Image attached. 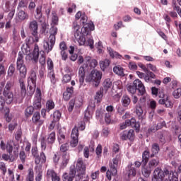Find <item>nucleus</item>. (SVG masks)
Returning a JSON list of instances; mask_svg holds the SVG:
<instances>
[{
  "mask_svg": "<svg viewBox=\"0 0 181 181\" xmlns=\"http://www.w3.org/2000/svg\"><path fill=\"white\" fill-rule=\"evenodd\" d=\"M177 121L181 124V104L179 105L177 109Z\"/></svg>",
  "mask_w": 181,
  "mask_h": 181,
  "instance_id": "774afa93",
  "label": "nucleus"
},
{
  "mask_svg": "<svg viewBox=\"0 0 181 181\" xmlns=\"http://www.w3.org/2000/svg\"><path fill=\"white\" fill-rule=\"evenodd\" d=\"M86 65L83 64L82 66H80L78 70V77H79V83L80 86H83V83H84V78H86Z\"/></svg>",
  "mask_w": 181,
  "mask_h": 181,
  "instance_id": "aec40b11",
  "label": "nucleus"
},
{
  "mask_svg": "<svg viewBox=\"0 0 181 181\" xmlns=\"http://www.w3.org/2000/svg\"><path fill=\"white\" fill-rule=\"evenodd\" d=\"M121 160V154H117L115 158L112 159V162L110 163L109 168L106 172V177L107 180L111 181L112 176H115L117 173V168H118V163Z\"/></svg>",
  "mask_w": 181,
  "mask_h": 181,
  "instance_id": "0eeeda50",
  "label": "nucleus"
},
{
  "mask_svg": "<svg viewBox=\"0 0 181 181\" xmlns=\"http://www.w3.org/2000/svg\"><path fill=\"white\" fill-rule=\"evenodd\" d=\"M12 87H13V83L8 81L6 84L3 93H11V89L12 88Z\"/></svg>",
  "mask_w": 181,
  "mask_h": 181,
  "instance_id": "37998d69",
  "label": "nucleus"
},
{
  "mask_svg": "<svg viewBox=\"0 0 181 181\" xmlns=\"http://www.w3.org/2000/svg\"><path fill=\"white\" fill-rule=\"evenodd\" d=\"M142 158H143V163H144V165H146L148 159H149V151H145L143 153L142 155Z\"/></svg>",
  "mask_w": 181,
  "mask_h": 181,
  "instance_id": "09e8293b",
  "label": "nucleus"
},
{
  "mask_svg": "<svg viewBox=\"0 0 181 181\" xmlns=\"http://www.w3.org/2000/svg\"><path fill=\"white\" fill-rule=\"evenodd\" d=\"M94 108H95V106L93 105H88L86 110L85 111V116H84V120L85 121H88V119H90V118H91V117H93V112H91V111H93V110H94Z\"/></svg>",
  "mask_w": 181,
  "mask_h": 181,
  "instance_id": "b1692460",
  "label": "nucleus"
},
{
  "mask_svg": "<svg viewBox=\"0 0 181 181\" xmlns=\"http://www.w3.org/2000/svg\"><path fill=\"white\" fill-rule=\"evenodd\" d=\"M57 27L52 25L49 29V37L44 39L43 47L47 53L53 50V47L56 43V35H57Z\"/></svg>",
  "mask_w": 181,
  "mask_h": 181,
  "instance_id": "20e7f679",
  "label": "nucleus"
},
{
  "mask_svg": "<svg viewBox=\"0 0 181 181\" xmlns=\"http://www.w3.org/2000/svg\"><path fill=\"white\" fill-rule=\"evenodd\" d=\"M158 139L161 144H165L166 139L168 138V132H159L158 134Z\"/></svg>",
  "mask_w": 181,
  "mask_h": 181,
  "instance_id": "c85d7f7f",
  "label": "nucleus"
},
{
  "mask_svg": "<svg viewBox=\"0 0 181 181\" xmlns=\"http://www.w3.org/2000/svg\"><path fill=\"white\" fill-rule=\"evenodd\" d=\"M113 71L114 73H115V74H117V76H121L122 77H124V76H125V74H124V69L120 66H115L113 68Z\"/></svg>",
  "mask_w": 181,
  "mask_h": 181,
  "instance_id": "473e14b6",
  "label": "nucleus"
},
{
  "mask_svg": "<svg viewBox=\"0 0 181 181\" xmlns=\"http://www.w3.org/2000/svg\"><path fill=\"white\" fill-rule=\"evenodd\" d=\"M107 52H108L110 57H112V59H122V55H121V54H119V53L114 51L113 49L110 47H107Z\"/></svg>",
  "mask_w": 181,
  "mask_h": 181,
  "instance_id": "bb28decb",
  "label": "nucleus"
},
{
  "mask_svg": "<svg viewBox=\"0 0 181 181\" xmlns=\"http://www.w3.org/2000/svg\"><path fill=\"white\" fill-rule=\"evenodd\" d=\"M16 65L17 70L19 71L18 81L20 83L21 98H25V97H26L25 78H26L28 69H26V65H25V62H23V54L21 52L18 53Z\"/></svg>",
  "mask_w": 181,
  "mask_h": 181,
  "instance_id": "f03ea898",
  "label": "nucleus"
},
{
  "mask_svg": "<svg viewBox=\"0 0 181 181\" xmlns=\"http://www.w3.org/2000/svg\"><path fill=\"white\" fill-rule=\"evenodd\" d=\"M45 66H42L39 71V78H41V80H44L45 77H46V76H45Z\"/></svg>",
  "mask_w": 181,
  "mask_h": 181,
  "instance_id": "69168bd1",
  "label": "nucleus"
},
{
  "mask_svg": "<svg viewBox=\"0 0 181 181\" xmlns=\"http://www.w3.org/2000/svg\"><path fill=\"white\" fill-rule=\"evenodd\" d=\"M33 111H35V109L33 106L28 107L25 110V117H29L32 114H33Z\"/></svg>",
  "mask_w": 181,
  "mask_h": 181,
  "instance_id": "79ce46f5",
  "label": "nucleus"
},
{
  "mask_svg": "<svg viewBox=\"0 0 181 181\" xmlns=\"http://www.w3.org/2000/svg\"><path fill=\"white\" fill-rule=\"evenodd\" d=\"M59 23V17L56 15V13H52V26H54V25H57Z\"/></svg>",
  "mask_w": 181,
  "mask_h": 181,
  "instance_id": "bf43d9fd",
  "label": "nucleus"
},
{
  "mask_svg": "<svg viewBox=\"0 0 181 181\" xmlns=\"http://www.w3.org/2000/svg\"><path fill=\"white\" fill-rule=\"evenodd\" d=\"M6 104H11L13 101V93L12 92H3Z\"/></svg>",
  "mask_w": 181,
  "mask_h": 181,
  "instance_id": "cd10ccee",
  "label": "nucleus"
},
{
  "mask_svg": "<svg viewBox=\"0 0 181 181\" xmlns=\"http://www.w3.org/2000/svg\"><path fill=\"white\" fill-rule=\"evenodd\" d=\"M85 67H90V69H95L98 66V62L95 59H92L90 56L85 57Z\"/></svg>",
  "mask_w": 181,
  "mask_h": 181,
  "instance_id": "2eb2a0df",
  "label": "nucleus"
},
{
  "mask_svg": "<svg viewBox=\"0 0 181 181\" xmlns=\"http://www.w3.org/2000/svg\"><path fill=\"white\" fill-rule=\"evenodd\" d=\"M147 105L148 108H151V110H155L156 108V101H155L153 99H151L148 103Z\"/></svg>",
  "mask_w": 181,
  "mask_h": 181,
  "instance_id": "6e6d98bb",
  "label": "nucleus"
},
{
  "mask_svg": "<svg viewBox=\"0 0 181 181\" xmlns=\"http://www.w3.org/2000/svg\"><path fill=\"white\" fill-rule=\"evenodd\" d=\"M131 166H132V163L127 166V172L125 175L126 180H129L131 177H135L136 176V170Z\"/></svg>",
  "mask_w": 181,
  "mask_h": 181,
  "instance_id": "f3484780",
  "label": "nucleus"
},
{
  "mask_svg": "<svg viewBox=\"0 0 181 181\" xmlns=\"http://www.w3.org/2000/svg\"><path fill=\"white\" fill-rule=\"evenodd\" d=\"M4 9L5 12H9L10 11H12V9H15V7H13L12 4H11V2L6 1Z\"/></svg>",
  "mask_w": 181,
  "mask_h": 181,
  "instance_id": "49530a36",
  "label": "nucleus"
},
{
  "mask_svg": "<svg viewBox=\"0 0 181 181\" xmlns=\"http://www.w3.org/2000/svg\"><path fill=\"white\" fill-rule=\"evenodd\" d=\"M127 139L129 141H134L135 139V132L134 130L130 129L127 132Z\"/></svg>",
  "mask_w": 181,
  "mask_h": 181,
  "instance_id": "864d4df0",
  "label": "nucleus"
},
{
  "mask_svg": "<svg viewBox=\"0 0 181 181\" xmlns=\"http://www.w3.org/2000/svg\"><path fill=\"white\" fill-rule=\"evenodd\" d=\"M35 180V173L33 168H29L28 170V175L25 181H33Z\"/></svg>",
  "mask_w": 181,
  "mask_h": 181,
  "instance_id": "72a5a7b5",
  "label": "nucleus"
},
{
  "mask_svg": "<svg viewBox=\"0 0 181 181\" xmlns=\"http://www.w3.org/2000/svg\"><path fill=\"white\" fill-rule=\"evenodd\" d=\"M113 88H117V90H116V93H117L116 96L117 97V98H121V97L122 96V82L121 81H117L115 82Z\"/></svg>",
  "mask_w": 181,
  "mask_h": 181,
  "instance_id": "412c9836",
  "label": "nucleus"
},
{
  "mask_svg": "<svg viewBox=\"0 0 181 181\" xmlns=\"http://www.w3.org/2000/svg\"><path fill=\"white\" fill-rule=\"evenodd\" d=\"M110 63H111V62L108 59L100 61L99 62V64H100V67L101 70L103 71H105V69H107V67H108V66H110Z\"/></svg>",
  "mask_w": 181,
  "mask_h": 181,
  "instance_id": "2f4dec72",
  "label": "nucleus"
},
{
  "mask_svg": "<svg viewBox=\"0 0 181 181\" xmlns=\"http://www.w3.org/2000/svg\"><path fill=\"white\" fill-rule=\"evenodd\" d=\"M16 17L19 21H25L26 19H29V14L25 12V11L18 8L16 13Z\"/></svg>",
  "mask_w": 181,
  "mask_h": 181,
  "instance_id": "4be33fe9",
  "label": "nucleus"
},
{
  "mask_svg": "<svg viewBox=\"0 0 181 181\" xmlns=\"http://www.w3.org/2000/svg\"><path fill=\"white\" fill-rule=\"evenodd\" d=\"M6 149L8 153H12L13 151V141H8L6 146Z\"/></svg>",
  "mask_w": 181,
  "mask_h": 181,
  "instance_id": "58836bf2",
  "label": "nucleus"
},
{
  "mask_svg": "<svg viewBox=\"0 0 181 181\" xmlns=\"http://www.w3.org/2000/svg\"><path fill=\"white\" fill-rule=\"evenodd\" d=\"M77 176L79 179H83L86 175V165L83 163V158H78L76 162Z\"/></svg>",
  "mask_w": 181,
  "mask_h": 181,
  "instance_id": "f8f14e48",
  "label": "nucleus"
},
{
  "mask_svg": "<svg viewBox=\"0 0 181 181\" xmlns=\"http://www.w3.org/2000/svg\"><path fill=\"white\" fill-rule=\"evenodd\" d=\"M70 160V156L69 154H65L62 156V162L60 164L61 169H64Z\"/></svg>",
  "mask_w": 181,
  "mask_h": 181,
  "instance_id": "c756f323",
  "label": "nucleus"
},
{
  "mask_svg": "<svg viewBox=\"0 0 181 181\" xmlns=\"http://www.w3.org/2000/svg\"><path fill=\"white\" fill-rule=\"evenodd\" d=\"M112 86V81L110 78H107L104 80L103 83V86L105 90H107L109 88H111Z\"/></svg>",
  "mask_w": 181,
  "mask_h": 181,
  "instance_id": "f704fd0d",
  "label": "nucleus"
},
{
  "mask_svg": "<svg viewBox=\"0 0 181 181\" xmlns=\"http://www.w3.org/2000/svg\"><path fill=\"white\" fill-rule=\"evenodd\" d=\"M5 118L7 122H11V121H12V115H9V109L8 108L6 110Z\"/></svg>",
  "mask_w": 181,
  "mask_h": 181,
  "instance_id": "0e129e2a",
  "label": "nucleus"
},
{
  "mask_svg": "<svg viewBox=\"0 0 181 181\" xmlns=\"http://www.w3.org/2000/svg\"><path fill=\"white\" fill-rule=\"evenodd\" d=\"M46 108L48 110V111H50V110H53L54 108V102L52 100H49L46 103Z\"/></svg>",
  "mask_w": 181,
  "mask_h": 181,
  "instance_id": "603ef678",
  "label": "nucleus"
},
{
  "mask_svg": "<svg viewBox=\"0 0 181 181\" xmlns=\"http://www.w3.org/2000/svg\"><path fill=\"white\" fill-rule=\"evenodd\" d=\"M71 146L76 148L78 145V128L74 127L71 134Z\"/></svg>",
  "mask_w": 181,
  "mask_h": 181,
  "instance_id": "ddd939ff",
  "label": "nucleus"
},
{
  "mask_svg": "<svg viewBox=\"0 0 181 181\" xmlns=\"http://www.w3.org/2000/svg\"><path fill=\"white\" fill-rule=\"evenodd\" d=\"M133 84L134 87L138 90L140 95H144L145 94L146 90H145V86H144V83L141 80L139 79H136L134 82Z\"/></svg>",
  "mask_w": 181,
  "mask_h": 181,
  "instance_id": "dca6fc26",
  "label": "nucleus"
},
{
  "mask_svg": "<svg viewBox=\"0 0 181 181\" xmlns=\"http://www.w3.org/2000/svg\"><path fill=\"white\" fill-rule=\"evenodd\" d=\"M8 179L10 181H15V174L13 173V170L8 168L7 170Z\"/></svg>",
  "mask_w": 181,
  "mask_h": 181,
  "instance_id": "4d7b16f0",
  "label": "nucleus"
},
{
  "mask_svg": "<svg viewBox=\"0 0 181 181\" xmlns=\"http://www.w3.org/2000/svg\"><path fill=\"white\" fill-rule=\"evenodd\" d=\"M71 81V74H65L62 77V84H66V83H70Z\"/></svg>",
  "mask_w": 181,
  "mask_h": 181,
  "instance_id": "c03bdc74",
  "label": "nucleus"
},
{
  "mask_svg": "<svg viewBox=\"0 0 181 181\" xmlns=\"http://www.w3.org/2000/svg\"><path fill=\"white\" fill-rule=\"evenodd\" d=\"M128 66L130 70H137L138 69V65H136V63L132 62L129 63Z\"/></svg>",
  "mask_w": 181,
  "mask_h": 181,
  "instance_id": "338daca9",
  "label": "nucleus"
},
{
  "mask_svg": "<svg viewBox=\"0 0 181 181\" xmlns=\"http://www.w3.org/2000/svg\"><path fill=\"white\" fill-rule=\"evenodd\" d=\"M122 103L123 107H128V105L131 104V99L128 95H124L122 98Z\"/></svg>",
  "mask_w": 181,
  "mask_h": 181,
  "instance_id": "c9c22d12",
  "label": "nucleus"
},
{
  "mask_svg": "<svg viewBox=\"0 0 181 181\" xmlns=\"http://www.w3.org/2000/svg\"><path fill=\"white\" fill-rule=\"evenodd\" d=\"M32 121L33 124L38 125V127H42V125L45 124V120L40 119V113L39 112H35L33 114Z\"/></svg>",
  "mask_w": 181,
  "mask_h": 181,
  "instance_id": "a211bd4d",
  "label": "nucleus"
},
{
  "mask_svg": "<svg viewBox=\"0 0 181 181\" xmlns=\"http://www.w3.org/2000/svg\"><path fill=\"white\" fill-rule=\"evenodd\" d=\"M47 177H51L52 181H60V177L57 175V173L53 169L47 170Z\"/></svg>",
  "mask_w": 181,
  "mask_h": 181,
  "instance_id": "5701e85b",
  "label": "nucleus"
},
{
  "mask_svg": "<svg viewBox=\"0 0 181 181\" xmlns=\"http://www.w3.org/2000/svg\"><path fill=\"white\" fill-rule=\"evenodd\" d=\"M32 155L35 158V163L36 165H40V163H46V155L44 152H41L39 156V153L37 152V147L34 146L31 150Z\"/></svg>",
  "mask_w": 181,
  "mask_h": 181,
  "instance_id": "9d476101",
  "label": "nucleus"
},
{
  "mask_svg": "<svg viewBox=\"0 0 181 181\" xmlns=\"http://www.w3.org/2000/svg\"><path fill=\"white\" fill-rule=\"evenodd\" d=\"M33 106L36 110L42 108V99H34Z\"/></svg>",
  "mask_w": 181,
  "mask_h": 181,
  "instance_id": "a18cd8bd",
  "label": "nucleus"
},
{
  "mask_svg": "<svg viewBox=\"0 0 181 181\" xmlns=\"http://www.w3.org/2000/svg\"><path fill=\"white\" fill-rule=\"evenodd\" d=\"M103 78V72L97 69H93L88 76H86V81L92 83L95 87H98Z\"/></svg>",
  "mask_w": 181,
  "mask_h": 181,
  "instance_id": "423d86ee",
  "label": "nucleus"
},
{
  "mask_svg": "<svg viewBox=\"0 0 181 181\" xmlns=\"http://www.w3.org/2000/svg\"><path fill=\"white\" fill-rule=\"evenodd\" d=\"M48 77L50 78V81L52 84H54L57 82V79L56 78V75L54 74V71H49Z\"/></svg>",
  "mask_w": 181,
  "mask_h": 181,
  "instance_id": "4c0bfd02",
  "label": "nucleus"
},
{
  "mask_svg": "<svg viewBox=\"0 0 181 181\" xmlns=\"http://www.w3.org/2000/svg\"><path fill=\"white\" fill-rule=\"evenodd\" d=\"M74 93V88L73 86L68 87L66 89V91L63 93V98L65 101H69L70 98L73 96Z\"/></svg>",
  "mask_w": 181,
  "mask_h": 181,
  "instance_id": "6ab92c4d",
  "label": "nucleus"
},
{
  "mask_svg": "<svg viewBox=\"0 0 181 181\" xmlns=\"http://www.w3.org/2000/svg\"><path fill=\"white\" fill-rule=\"evenodd\" d=\"M39 28V25L37 24V21H33L30 22L29 23V29L31 32V35L33 36V37H30L28 38V43H34V42H39V35L37 34V29Z\"/></svg>",
  "mask_w": 181,
  "mask_h": 181,
  "instance_id": "1a4fd4ad",
  "label": "nucleus"
},
{
  "mask_svg": "<svg viewBox=\"0 0 181 181\" xmlns=\"http://www.w3.org/2000/svg\"><path fill=\"white\" fill-rule=\"evenodd\" d=\"M159 165L158 159H152L148 163V167L150 169H153V168H156Z\"/></svg>",
  "mask_w": 181,
  "mask_h": 181,
  "instance_id": "ea45409f",
  "label": "nucleus"
},
{
  "mask_svg": "<svg viewBox=\"0 0 181 181\" xmlns=\"http://www.w3.org/2000/svg\"><path fill=\"white\" fill-rule=\"evenodd\" d=\"M159 104L161 105H165V107H167V108H172V107H173V103H172V101L169 100V96L166 95L165 97V98L163 99H160L158 100Z\"/></svg>",
  "mask_w": 181,
  "mask_h": 181,
  "instance_id": "393cba45",
  "label": "nucleus"
},
{
  "mask_svg": "<svg viewBox=\"0 0 181 181\" xmlns=\"http://www.w3.org/2000/svg\"><path fill=\"white\" fill-rule=\"evenodd\" d=\"M95 153L98 156V158H101V153H103V146H101L100 144H99L95 150Z\"/></svg>",
  "mask_w": 181,
  "mask_h": 181,
  "instance_id": "680f3d73",
  "label": "nucleus"
},
{
  "mask_svg": "<svg viewBox=\"0 0 181 181\" xmlns=\"http://www.w3.org/2000/svg\"><path fill=\"white\" fill-rule=\"evenodd\" d=\"M151 172H152V169L148 167V168H144L142 169V174L144 177H149L151 175Z\"/></svg>",
  "mask_w": 181,
  "mask_h": 181,
  "instance_id": "8fccbe9b",
  "label": "nucleus"
},
{
  "mask_svg": "<svg viewBox=\"0 0 181 181\" xmlns=\"http://www.w3.org/2000/svg\"><path fill=\"white\" fill-rule=\"evenodd\" d=\"M77 171L76 170V166L71 165L70 167L69 173H66L63 175V181H73L74 177H76V173Z\"/></svg>",
  "mask_w": 181,
  "mask_h": 181,
  "instance_id": "4468645a",
  "label": "nucleus"
},
{
  "mask_svg": "<svg viewBox=\"0 0 181 181\" xmlns=\"http://www.w3.org/2000/svg\"><path fill=\"white\" fill-rule=\"evenodd\" d=\"M43 178V172L40 170L37 171V175L35 177V181H42Z\"/></svg>",
  "mask_w": 181,
  "mask_h": 181,
  "instance_id": "e2e57ef3",
  "label": "nucleus"
},
{
  "mask_svg": "<svg viewBox=\"0 0 181 181\" xmlns=\"http://www.w3.org/2000/svg\"><path fill=\"white\" fill-rule=\"evenodd\" d=\"M136 114L140 121H144L145 119V115L144 114L142 107L138 105L136 106Z\"/></svg>",
  "mask_w": 181,
  "mask_h": 181,
  "instance_id": "a878e982",
  "label": "nucleus"
},
{
  "mask_svg": "<svg viewBox=\"0 0 181 181\" xmlns=\"http://www.w3.org/2000/svg\"><path fill=\"white\" fill-rule=\"evenodd\" d=\"M60 118H62V113L59 110L55 111L53 113V121L57 122V121H60Z\"/></svg>",
  "mask_w": 181,
  "mask_h": 181,
  "instance_id": "3c124183",
  "label": "nucleus"
},
{
  "mask_svg": "<svg viewBox=\"0 0 181 181\" xmlns=\"http://www.w3.org/2000/svg\"><path fill=\"white\" fill-rule=\"evenodd\" d=\"M81 23L83 25L82 28L77 24V22L73 23L72 29L75 42H77L79 46H89L90 49H94V40L93 37H90L87 42H86V36H88L92 30L95 29L94 23H87V16L86 14H82Z\"/></svg>",
  "mask_w": 181,
  "mask_h": 181,
  "instance_id": "f257e3e1",
  "label": "nucleus"
},
{
  "mask_svg": "<svg viewBox=\"0 0 181 181\" xmlns=\"http://www.w3.org/2000/svg\"><path fill=\"white\" fill-rule=\"evenodd\" d=\"M151 151L153 153L152 156H153L154 155H156V153L159 152V144H153Z\"/></svg>",
  "mask_w": 181,
  "mask_h": 181,
  "instance_id": "5fc2aeb1",
  "label": "nucleus"
},
{
  "mask_svg": "<svg viewBox=\"0 0 181 181\" xmlns=\"http://www.w3.org/2000/svg\"><path fill=\"white\" fill-rule=\"evenodd\" d=\"M21 50L24 54H26V59L33 60L35 63H37V59H39V46L37 45H35L33 53H30V47L28 44L23 45L21 47Z\"/></svg>",
  "mask_w": 181,
  "mask_h": 181,
  "instance_id": "39448f33",
  "label": "nucleus"
},
{
  "mask_svg": "<svg viewBox=\"0 0 181 181\" xmlns=\"http://www.w3.org/2000/svg\"><path fill=\"white\" fill-rule=\"evenodd\" d=\"M173 96L174 97V98H180L181 96V88L178 87L176 89L174 90V91L173 92Z\"/></svg>",
  "mask_w": 181,
  "mask_h": 181,
  "instance_id": "a19ab883",
  "label": "nucleus"
},
{
  "mask_svg": "<svg viewBox=\"0 0 181 181\" xmlns=\"http://www.w3.org/2000/svg\"><path fill=\"white\" fill-rule=\"evenodd\" d=\"M127 127H132L136 132H139L141 124L139 122H136L135 118L132 117L131 119H127L125 122L120 124V129H125Z\"/></svg>",
  "mask_w": 181,
  "mask_h": 181,
  "instance_id": "9b49d317",
  "label": "nucleus"
},
{
  "mask_svg": "<svg viewBox=\"0 0 181 181\" xmlns=\"http://www.w3.org/2000/svg\"><path fill=\"white\" fill-rule=\"evenodd\" d=\"M42 6H37L36 8V13L35 15V19H40V18H42Z\"/></svg>",
  "mask_w": 181,
  "mask_h": 181,
  "instance_id": "de8ad7c7",
  "label": "nucleus"
},
{
  "mask_svg": "<svg viewBox=\"0 0 181 181\" xmlns=\"http://www.w3.org/2000/svg\"><path fill=\"white\" fill-rule=\"evenodd\" d=\"M104 117V110L103 109H98L96 111V118L97 119H102Z\"/></svg>",
  "mask_w": 181,
  "mask_h": 181,
  "instance_id": "13d9d810",
  "label": "nucleus"
},
{
  "mask_svg": "<svg viewBox=\"0 0 181 181\" xmlns=\"http://www.w3.org/2000/svg\"><path fill=\"white\" fill-rule=\"evenodd\" d=\"M165 176H168V179L170 181H179L177 173H175L173 171L169 170L168 168H164L163 170L160 168H156L154 170L152 181H163Z\"/></svg>",
  "mask_w": 181,
  "mask_h": 181,
  "instance_id": "7ed1b4c3",
  "label": "nucleus"
},
{
  "mask_svg": "<svg viewBox=\"0 0 181 181\" xmlns=\"http://www.w3.org/2000/svg\"><path fill=\"white\" fill-rule=\"evenodd\" d=\"M55 141H56V132H52L48 135L47 138V142L48 145H53Z\"/></svg>",
  "mask_w": 181,
  "mask_h": 181,
  "instance_id": "7c9ffc66",
  "label": "nucleus"
},
{
  "mask_svg": "<svg viewBox=\"0 0 181 181\" xmlns=\"http://www.w3.org/2000/svg\"><path fill=\"white\" fill-rule=\"evenodd\" d=\"M14 73H15V65H13V64H11L8 67V74L10 77H11V76H13Z\"/></svg>",
  "mask_w": 181,
  "mask_h": 181,
  "instance_id": "052dcab7",
  "label": "nucleus"
},
{
  "mask_svg": "<svg viewBox=\"0 0 181 181\" xmlns=\"http://www.w3.org/2000/svg\"><path fill=\"white\" fill-rule=\"evenodd\" d=\"M58 141L59 144H64L66 142V136L62 129L59 131Z\"/></svg>",
  "mask_w": 181,
  "mask_h": 181,
  "instance_id": "e433bc0d",
  "label": "nucleus"
},
{
  "mask_svg": "<svg viewBox=\"0 0 181 181\" xmlns=\"http://www.w3.org/2000/svg\"><path fill=\"white\" fill-rule=\"evenodd\" d=\"M36 80H37L36 72L33 71L28 78V93L30 97H32V95L35 94V90H36Z\"/></svg>",
  "mask_w": 181,
  "mask_h": 181,
  "instance_id": "6e6552de",
  "label": "nucleus"
}]
</instances>
